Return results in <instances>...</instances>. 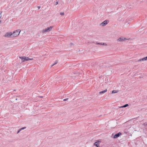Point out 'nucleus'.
Listing matches in <instances>:
<instances>
[{"label": "nucleus", "instance_id": "nucleus-10", "mask_svg": "<svg viewBox=\"0 0 147 147\" xmlns=\"http://www.w3.org/2000/svg\"><path fill=\"white\" fill-rule=\"evenodd\" d=\"M107 91V89H105L104 90H103L99 92L100 94H104Z\"/></svg>", "mask_w": 147, "mask_h": 147}, {"label": "nucleus", "instance_id": "nucleus-7", "mask_svg": "<svg viewBox=\"0 0 147 147\" xmlns=\"http://www.w3.org/2000/svg\"><path fill=\"white\" fill-rule=\"evenodd\" d=\"M109 22L108 20H105L100 24V26H105Z\"/></svg>", "mask_w": 147, "mask_h": 147}, {"label": "nucleus", "instance_id": "nucleus-14", "mask_svg": "<svg viewBox=\"0 0 147 147\" xmlns=\"http://www.w3.org/2000/svg\"><path fill=\"white\" fill-rule=\"evenodd\" d=\"M128 106V104H125L123 106H121L120 107V108H122L123 107H125Z\"/></svg>", "mask_w": 147, "mask_h": 147}, {"label": "nucleus", "instance_id": "nucleus-18", "mask_svg": "<svg viewBox=\"0 0 147 147\" xmlns=\"http://www.w3.org/2000/svg\"><path fill=\"white\" fill-rule=\"evenodd\" d=\"M58 62V61H56L55 62V63L54 64H53L52 66H53V65H54L55 64H56Z\"/></svg>", "mask_w": 147, "mask_h": 147}, {"label": "nucleus", "instance_id": "nucleus-17", "mask_svg": "<svg viewBox=\"0 0 147 147\" xmlns=\"http://www.w3.org/2000/svg\"><path fill=\"white\" fill-rule=\"evenodd\" d=\"M102 43H96V44L97 45H102Z\"/></svg>", "mask_w": 147, "mask_h": 147}, {"label": "nucleus", "instance_id": "nucleus-22", "mask_svg": "<svg viewBox=\"0 0 147 147\" xmlns=\"http://www.w3.org/2000/svg\"><path fill=\"white\" fill-rule=\"evenodd\" d=\"M125 134H127V132H125L124 133Z\"/></svg>", "mask_w": 147, "mask_h": 147}, {"label": "nucleus", "instance_id": "nucleus-12", "mask_svg": "<svg viewBox=\"0 0 147 147\" xmlns=\"http://www.w3.org/2000/svg\"><path fill=\"white\" fill-rule=\"evenodd\" d=\"M119 92L118 90H113L112 92V94H114L118 92Z\"/></svg>", "mask_w": 147, "mask_h": 147}, {"label": "nucleus", "instance_id": "nucleus-19", "mask_svg": "<svg viewBox=\"0 0 147 147\" xmlns=\"http://www.w3.org/2000/svg\"><path fill=\"white\" fill-rule=\"evenodd\" d=\"M68 99V98H66V99H64L63 100V101H66V100H67Z\"/></svg>", "mask_w": 147, "mask_h": 147}, {"label": "nucleus", "instance_id": "nucleus-23", "mask_svg": "<svg viewBox=\"0 0 147 147\" xmlns=\"http://www.w3.org/2000/svg\"><path fill=\"white\" fill-rule=\"evenodd\" d=\"M146 57V60H147V56L146 57Z\"/></svg>", "mask_w": 147, "mask_h": 147}, {"label": "nucleus", "instance_id": "nucleus-2", "mask_svg": "<svg viewBox=\"0 0 147 147\" xmlns=\"http://www.w3.org/2000/svg\"><path fill=\"white\" fill-rule=\"evenodd\" d=\"M19 58L21 59L22 62L33 59V58H30L26 57H19Z\"/></svg>", "mask_w": 147, "mask_h": 147}, {"label": "nucleus", "instance_id": "nucleus-1", "mask_svg": "<svg viewBox=\"0 0 147 147\" xmlns=\"http://www.w3.org/2000/svg\"><path fill=\"white\" fill-rule=\"evenodd\" d=\"M21 32V30L18 29L14 30L13 33H12V37H15L18 36L20 34Z\"/></svg>", "mask_w": 147, "mask_h": 147}, {"label": "nucleus", "instance_id": "nucleus-15", "mask_svg": "<svg viewBox=\"0 0 147 147\" xmlns=\"http://www.w3.org/2000/svg\"><path fill=\"white\" fill-rule=\"evenodd\" d=\"M102 45H103L105 46H107V44L105 43H102Z\"/></svg>", "mask_w": 147, "mask_h": 147}, {"label": "nucleus", "instance_id": "nucleus-13", "mask_svg": "<svg viewBox=\"0 0 147 147\" xmlns=\"http://www.w3.org/2000/svg\"><path fill=\"white\" fill-rule=\"evenodd\" d=\"M60 15L62 16H63L65 15V13L64 12H61L59 13Z\"/></svg>", "mask_w": 147, "mask_h": 147}, {"label": "nucleus", "instance_id": "nucleus-5", "mask_svg": "<svg viewBox=\"0 0 147 147\" xmlns=\"http://www.w3.org/2000/svg\"><path fill=\"white\" fill-rule=\"evenodd\" d=\"M129 39L128 38H125L124 37H120L119 38H118L117 40V42H123L125 41L126 40H129Z\"/></svg>", "mask_w": 147, "mask_h": 147}, {"label": "nucleus", "instance_id": "nucleus-4", "mask_svg": "<svg viewBox=\"0 0 147 147\" xmlns=\"http://www.w3.org/2000/svg\"><path fill=\"white\" fill-rule=\"evenodd\" d=\"M4 37L7 38L12 37V32H7L4 34Z\"/></svg>", "mask_w": 147, "mask_h": 147}, {"label": "nucleus", "instance_id": "nucleus-6", "mask_svg": "<svg viewBox=\"0 0 147 147\" xmlns=\"http://www.w3.org/2000/svg\"><path fill=\"white\" fill-rule=\"evenodd\" d=\"M101 142V140H99L96 141V142L94 144V145L97 147H100V144Z\"/></svg>", "mask_w": 147, "mask_h": 147}, {"label": "nucleus", "instance_id": "nucleus-8", "mask_svg": "<svg viewBox=\"0 0 147 147\" xmlns=\"http://www.w3.org/2000/svg\"><path fill=\"white\" fill-rule=\"evenodd\" d=\"M121 135V132H119L115 135H114V134L113 133L112 134V137H113V138H117Z\"/></svg>", "mask_w": 147, "mask_h": 147}, {"label": "nucleus", "instance_id": "nucleus-21", "mask_svg": "<svg viewBox=\"0 0 147 147\" xmlns=\"http://www.w3.org/2000/svg\"><path fill=\"white\" fill-rule=\"evenodd\" d=\"M38 9H39L40 8V6H38Z\"/></svg>", "mask_w": 147, "mask_h": 147}, {"label": "nucleus", "instance_id": "nucleus-9", "mask_svg": "<svg viewBox=\"0 0 147 147\" xmlns=\"http://www.w3.org/2000/svg\"><path fill=\"white\" fill-rule=\"evenodd\" d=\"M146 57L142 58L141 59L138 60L137 61L138 62H139L142 61H146Z\"/></svg>", "mask_w": 147, "mask_h": 147}, {"label": "nucleus", "instance_id": "nucleus-3", "mask_svg": "<svg viewBox=\"0 0 147 147\" xmlns=\"http://www.w3.org/2000/svg\"><path fill=\"white\" fill-rule=\"evenodd\" d=\"M53 27V26H51L49 27H48L47 28H46L42 30V33H45L50 32L52 30Z\"/></svg>", "mask_w": 147, "mask_h": 147}, {"label": "nucleus", "instance_id": "nucleus-20", "mask_svg": "<svg viewBox=\"0 0 147 147\" xmlns=\"http://www.w3.org/2000/svg\"><path fill=\"white\" fill-rule=\"evenodd\" d=\"M58 4V2H56V3H55V5H57Z\"/></svg>", "mask_w": 147, "mask_h": 147}, {"label": "nucleus", "instance_id": "nucleus-16", "mask_svg": "<svg viewBox=\"0 0 147 147\" xmlns=\"http://www.w3.org/2000/svg\"><path fill=\"white\" fill-rule=\"evenodd\" d=\"M2 12L1 11H0V19L1 18L2 16Z\"/></svg>", "mask_w": 147, "mask_h": 147}, {"label": "nucleus", "instance_id": "nucleus-11", "mask_svg": "<svg viewBox=\"0 0 147 147\" xmlns=\"http://www.w3.org/2000/svg\"><path fill=\"white\" fill-rule=\"evenodd\" d=\"M26 128V127H22V128H21V129H19L18 131V132H17V134H18L22 130H23V129H25V128Z\"/></svg>", "mask_w": 147, "mask_h": 147}]
</instances>
